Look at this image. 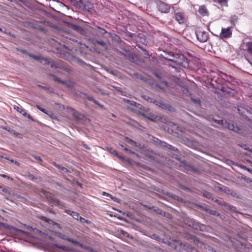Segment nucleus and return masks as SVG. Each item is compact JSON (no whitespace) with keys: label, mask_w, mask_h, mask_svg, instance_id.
Listing matches in <instances>:
<instances>
[{"label":"nucleus","mask_w":252,"mask_h":252,"mask_svg":"<svg viewBox=\"0 0 252 252\" xmlns=\"http://www.w3.org/2000/svg\"><path fill=\"white\" fill-rule=\"evenodd\" d=\"M109 151L111 153L116 155L117 157H119L121 159H124V158L122 156H121L119 154V153L117 152L116 150L113 149V148H110Z\"/></svg>","instance_id":"18"},{"label":"nucleus","mask_w":252,"mask_h":252,"mask_svg":"<svg viewBox=\"0 0 252 252\" xmlns=\"http://www.w3.org/2000/svg\"><path fill=\"white\" fill-rule=\"evenodd\" d=\"M36 107L38 109H39V110H40L41 111L43 112L44 113H45L48 115H50V114L48 113V111L45 109L40 107L39 105H36Z\"/></svg>","instance_id":"25"},{"label":"nucleus","mask_w":252,"mask_h":252,"mask_svg":"<svg viewBox=\"0 0 252 252\" xmlns=\"http://www.w3.org/2000/svg\"><path fill=\"white\" fill-rule=\"evenodd\" d=\"M228 127L229 129L235 131H237L239 130V128L237 126L235 127L233 124H229L228 125Z\"/></svg>","instance_id":"24"},{"label":"nucleus","mask_w":252,"mask_h":252,"mask_svg":"<svg viewBox=\"0 0 252 252\" xmlns=\"http://www.w3.org/2000/svg\"><path fill=\"white\" fill-rule=\"evenodd\" d=\"M195 34L197 39L201 42H205L208 39V33L201 29H198Z\"/></svg>","instance_id":"3"},{"label":"nucleus","mask_w":252,"mask_h":252,"mask_svg":"<svg viewBox=\"0 0 252 252\" xmlns=\"http://www.w3.org/2000/svg\"><path fill=\"white\" fill-rule=\"evenodd\" d=\"M38 219L41 220L43 221L50 225H52L53 226H57L58 227L61 228L60 224L56 222L55 221L47 218L45 216H38Z\"/></svg>","instance_id":"6"},{"label":"nucleus","mask_w":252,"mask_h":252,"mask_svg":"<svg viewBox=\"0 0 252 252\" xmlns=\"http://www.w3.org/2000/svg\"><path fill=\"white\" fill-rule=\"evenodd\" d=\"M28 55L30 57L36 61H40L41 63H43V61H44V63H45L48 61V58H47L42 57L40 56L35 55L31 53H29Z\"/></svg>","instance_id":"9"},{"label":"nucleus","mask_w":252,"mask_h":252,"mask_svg":"<svg viewBox=\"0 0 252 252\" xmlns=\"http://www.w3.org/2000/svg\"><path fill=\"white\" fill-rule=\"evenodd\" d=\"M14 109L16 110L17 111H18L20 113H22V112L24 111V109L20 108L17 106H14Z\"/></svg>","instance_id":"30"},{"label":"nucleus","mask_w":252,"mask_h":252,"mask_svg":"<svg viewBox=\"0 0 252 252\" xmlns=\"http://www.w3.org/2000/svg\"><path fill=\"white\" fill-rule=\"evenodd\" d=\"M121 51H120V52L121 54L123 55H124L125 57H126V56L128 54L129 51L127 50H126L125 48L124 47H120Z\"/></svg>","instance_id":"19"},{"label":"nucleus","mask_w":252,"mask_h":252,"mask_svg":"<svg viewBox=\"0 0 252 252\" xmlns=\"http://www.w3.org/2000/svg\"><path fill=\"white\" fill-rule=\"evenodd\" d=\"M93 42L94 45H96V44L99 45L104 49H107V46L106 43L103 41H99L97 39H93Z\"/></svg>","instance_id":"13"},{"label":"nucleus","mask_w":252,"mask_h":252,"mask_svg":"<svg viewBox=\"0 0 252 252\" xmlns=\"http://www.w3.org/2000/svg\"><path fill=\"white\" fill-rule=\"evenodd\" d=\"M232 35V31L231 27L227 28H222L220 37L221 39L230 38Z\"/></svg>","instance_id":"5"},{"label":"nucleus","mask_w":252,"mask_h":252,"mask_svg":"<svg viewBox=\"0 0 252 252\" xmlns=\"http://www.w3.org/2000/svg\"><path fill=\"white\" fill-rule=\"evenodd\" d=\"M125 101L129 103L131 105H133V106H135L136 103L135 101H130L128 99H125Z\"/></svg>","instance_id":"28"},{"label":"nucleus","mask_w":252,"mask_h":252,"mask_svg":"<svg viewBox=\"0 0 252 252\" xmlns=\"http://www.w3.org/2000/svg\"><path fill=\"white\" fill-rule=\"evenodd\" d=\"M32 157L35 158L37 160H39V161H42V159L39 156H36L35 155H32Z\"/></svg>","instance_id":"34"},{"label":"nucleus","mask_w":252,"mask_h":252,"mask_svg":"<svg viewBox=\"0 0 252 252\" xmlns=\"http://www.w3.org/2000/svg\"><path fill=\"white\" fill-rule=\"evenodd\" d=\"M3 191L4 192H7V190L6 189H3Z\"/></svg>","instance_id":"45"},{"label":"nucleus","mask_w":252,"mask_h":252,"mask_svg":"<svg viewBox=\"0 0 252 252\" xmlns=\"http://www.w3.org/2000/svg\"><path fill=\"white\" fill-rule=\"evenodd\" d=\"M22 114L25 116H27L28 115L26 112H25V111L23 112Z\"/></svg>","instance_id":"40"},{"label":"nucleus","mask_w":252,"mask_h":252,"mask_svg":"<svg viewBox=\"0 0 252 252\" xmlns=\"http://www.w3.org/2000/svg\"><path fill=\"white\" fill-rule=\"evenodd\" d=\"M240 166H241V167L242 168H243V169H247L246 167V166H242V165H241Z\"/></svg>","instance_id":"44"},{"label":"nucleus","mask_w":252,"mask_h":252,"mask_svg":"<svg viewBox=\"0 0 252 252\" xmlns=\"http://www.w3.org/2000/svg\"><path fill=\"white\" fill-rule=\"evenodd\" d=\"M80 248H83L87 251H89L90 252H98L97 251H95L94 249H92L91 248L88 247L87 246H85V245H83V244H82V247H80Z\"/></svg>","instance_id":"23"},{"label":"nucleus","mask_w":252,"mask_h":252,"mask_svg":"<svg viewBox=\"0 0 252 252\" xmlns=\"http://www.w3.org/2000/svg\"><path fill=\"white\" fill-rule=\"evenodd\" d=\"M104 195H106V196H107L108 197H111V194H109L108 193H106V192L104 193Z\"/></svg>","instance_id":"39"},{"label":"nucleus","mask_w":252,"mask_h":252,"mask_svg":"<svg viewBox=\"0 0 252 252\" xmlns=\"http://www.w3.org/2000/svg\"><path fill=\"white\" fill-rule=\"evenodd\" d=\"M53 165L59 169H60L61 168V165H60L59 164H58L55 162L53 163Z\"/></svg>","instance_id":"36"},{"label":"nucleus","mask_w":252,"mask_h":252,"mask_svg":"<svg viewBox=\"0 0 252 252\" xmlns=\"http://www.w3.org/2000/svg\"><path fill=\"white\" fill-rule=\"evenodd\" d=\"M158 8L161 13H167L170 11V5L162 1H160L158 4Z\"/></svg>","instance_id":"4"},{"label":"nucleus","mask_w":252,"mask_h":252,"mask_svg":"<svg viewBox=\"0 0 252 252\" xmlns=\"http://www.w3.org/2000/svg\"><path fill=\"white\" fill-rule=\"evenodd\" d=\"M176 242H177L178 244H179V243H179V242H178V241H176Z\"/></svg>","instance_id":"48"},{"label":"nucleus","mask_w":252,"mask_h":252,"mask_svg":"<svg viewBox=\"0 0 252 252\" xmlns=\"http://www.w3.org/2000/svg\"><path fill=\"white\" fill-rule=\"evenodd\" d=\"M86 98L88 100L93 101L95 104L99 105L100 107H101V108L103 107V105L100 104L97 100L94 99L93 97H90L89 96H87Z\"/></svg>","instance_id":"16"},{"label":"nucleus","mask_w":252,"mask_h":252,"mask_svg":"<svg viewBox=\"0 0 252 252\" xmlns=\"http://www.w3.org/2000/svg\"><path fill=\"white\" fill-rule=\"evenodd\" d=\"M64 212L71 216L74 219L77 220H79V217H80L79 213L70 210H64Z\"/></svg>","instance_id":"11"},{"label":"nucleus","mask_w":252,"mask_h":252,"mask_svg":"<svg viewBox=\"0 0 252 252\" xmlns=\"http://www.w3.org/2000/svg\"><path fill=\"white\" fill-rule=\"evenodd\" d=\"M78 220H79L80 222L83 223L90 224V223H91V221L90 220H86L85 219L82 218L81 216L79 217Z\"/></svg>","instance_id":"22"},{"label":"nucleus","mask_w":252,"mask_h":252,"mask_svg":"<svg viewBox=\"0 0 252 252\" xmlns=\"http://www.w3.org/2000/svg\"><path fill=\"white\" fill-rule=\"evenodd\" d=\"M216 1L222 6H227L228 0H216Z\"/></svg>","instance_id":"21"},{"label":"nucleus","mask_w":252,"mask_h":252,"mask_svg":"<svg viewBox=\"0 0 252 252\" xmlns=\"http://www.w3.org/2000/svg\"><path fill=\"white\" fill-rule=\"evenodd\" d=\"M0 31H2V29L1 28H0Z\"/></svg>","instance_id":"49"},{"label":"nucleus","mask_w":252,"mask_h":252,"mask_svg":"<svg viewBox=\"0 0 252 252\" xmlns=\"http://www.w3.org/2000/svg\"><path fill=\"white\" fill-rule=\"evenodd\" d=\"M142 97L144 99H145L147 101H149L150 102H151V103H153V100H154V99H153V98L150 97L149 96L146 95H144L142 96Z\"/></svg>","instance_id":"26"},{"label":"nucleus","mask_w":252,"mask_h":252,"mask_svg":"<svg viewBox=\"0 0 252 252\" xmlns=\"http://www.w3.org/2000/svg\"><path fill=\"white\" fill-rule=\"evenodd\" d=\"M116 90H117V91L118 92H119L121 93V94L122 95H124V96H126V92H123V91H122V90H121V88H119V87H117V88H116Z\"/></svg>","instance_id":"32"},{"label":"nucleus","mask_w":252,"mask_h":252,"mask_svg":"<svg viewBox=\"0 0 252 252\" xmlns=\"http://www.w3.org/2000/svg\"><path fill=\"white\" fill-rule=\"evenodd\" d=\"M65 239L66 240L68 241V242L72 243V244H74L75 245H77V246H79L80 247H82V243H80L78 241L75 240L72 238H65Z\"/></svg>","instance_id":"15"},{"label":"nucleus","mask_w":252,"mask_h":252,"mask_svg":"<svg viewBox=\"0 0 252 252\" xmlns=\"http://www.w3.org/2000/svg\"><path fill=\"white\" fill-rule=\"evenodd\" d=\"M44 63L50 64L51 67L52 68H59L64 70L65 71H68V69L65 66V63L61 60L56 61H52L50 62L49 61V59L48 58V61Z\"/></svg>","instance_id":"2"},{"label":"nucleus","mask_w":252,"mask_h":252,"mask_svg":"<svg viewBox=\"0 0 252 252\" xmlns=\"http://www.w3.org/2000/svg\"><path fill=\"white\" fill-rule=\"evenodd\" d=\"M60 169L63 171H64L65 172H67L68 171V169L64 167L61 166V168Z\"/></svg>","instance_id":"37"},{"label":"nucleus","mask_w":252,"mask_h":252,"mask_svg":"<svg viewBox=\"0 0 252 252\" xmlns=\"http://www.w3.org/2000/svg\"><path fill=\"white\" fill-rule=\"evenodd\" d=\"M52 75L53 77L54 80H55V81H57L59 83H61L62 84L67 85L68 87L72 86V82H71L68 81H62L61 80L60 78L58 77L57 76L54 75Z\"/></svg>","instance_id":"10"},{"label":"nucleus","mask_w":252,"mask_h":252,"mask_svg":"<svg viewBox=\"0 0 252 252\" xmlns=\"http://www.w3.org/2000/svg\"><path fill=\"white\" fill-rule=\"evenodd\" d=\"M120 146L122 147V148H123L124 147V146L122 144H120Z\"/></svg>","instance_id":"47"},{"label":"nucleus","mask_w":252,"mask_h":252,"mask_svg":"<svg viewBox=\"0 0 252 252\" xmlns=\"http://www.w3.org/2000/svg\"><path fill=\"white\" fill-rule=\"evenodd\" d=\"M246 46L248 52L252 55V42H248L246 44Z\"/></svg>","instance_id":"17"},{"label":"nucleus","mask_w":252,"mask_h":252,"mask_svg":"<svg viewBox=\"0 0 252 252\" xmlns=\"http://www.w3.org/2000/svg\"><path fill=\"white\" fill-rule=\"evenodd\" d=\"M169 55L170 58L165 57V59L171 62L169 65L172 67L177 68L178 66L186 67L188 64L187 60L183 55L171 52Z\"/></svg>","instance_id":"1"},{"label":"nucleus","mask_w":252,"mask_h":252,"mask_svg":"<svg viewBox=\"0 0 252 252\" xmlns=\"http://www.w3.org/2000/svg\"><path fill=\"white\" fill-rule=\"evenodd\" d=\"M124 150L125 151H127V152H128L129 153L131 154H135V152H133L132 151H131V150H129L128 149H127V148L125 147L124 148Z\"/></svg>","instance_id":"33"},{"label":"nucleus","mask_w":252,"mask_h":252,"mask_svg":"<svg viewBox=\"0 0 252 252\" xmlns=\"http://www.w3.org/2000/svg\"><path fill=\"white\" fill-rule=\"evenodd\" d=\"M198 12L202 16H208L209 14V12L205 5L199 6Z\"/></svg>","instance_id":"8"},{"label":"nucleus","mask_w":252,"mask_h":252,"mask_svg":"<svg viewBox=\"0 0 252 252\" xmlns=\"http://www.w3.org/2000/svg\"><path fill=\"white\" fill-rule=\"evenodd\" d=\"M162 82H163V83L164 84H165L166 86H167V85H168V83H167V81H163Z\"/></svg>","instance_id":"43"},{"label":"nucleus","mask_w":252,"mask_h":252,"mask_svg":"<svg viewBox=\"0 0 252 252\" xmlns=\"http://www.w3.org/2000/svg\"><path fill=\"white\" fill-rule=\"evenodd\" d=\"M213 121L219 125H223V121L222 120H218L216 119H213Z\"/></svg>","instance_id":"31"},{"label":"nucleus","mask_w":252,"mask_h":252,"mask_svg":"<svg viewBox=\"0 0 252 252\" xmlns=\"http://www.w3.org/2000/svg\"><path fill=\"white\" fill-rule=\"evenodd\" d=\"M8 159L11 162L14 163L15 164H17V165L19 164V162L17 161H15L13 159Z\"/></svg>","instance_id":"35"},{"label":"nucleus","mask_w":252,"mask_h":252,"mask_svg":"<svg viewBox=\"0 0 252 252\" xmlns=\"http://www.w3.org/2000/svg\"><path fill=\"white\" fill-rule=\"evenodd\" d=\"M153 103H154L156 105L158 106V107H161L163 109V108L166 109L168 107V105H166L162 103L161 102H159L158 101L155 100V99H154V100H153Z\"/></svg>","instance_id":"14"},{"label":"nucleus","mask_w":252,"mask_h":252,"mask_svg":"<svg viewBox=\"0 0 252 252\" xmlns=\"http://www.w3.org/2000/svg\"><path fill=\"white\" fill-rule=\"evenodd\" d=\"M28 118L30 119H31L32 121H33V119L32 118L31 116L30 115H28L27 116Z\"/></svg>","instance_id":"41"},{"label":"nucleus","mask_w":252,"mask_h":252,"mask_svg":"<svg viewBox=\"0 0 252 252\" xmlns=\"http://www.w3.org/2000/svg\"><path fill=\"white\" fill-rule=\"evenodd\" d=\"M126 141L129 144H131V145H134V144H136V142H135L134 141H133V140L128 138V137H126Z\"/></svg>","instance_id":"27"},{"label":"nucleus","mask_w":252,"mask_h":252,"mask_svg":"<svg viewBox=\"0 0 252 252\" xmlns=\"http://www.w3.org/2000/svg\"><path fill=\"white\" fill-rule=\"evenodd\" d=\"M126 57L131 62H135L138 60L137 56L135 54L130 52Z\"/></svg>","instance_id":"12"},{"label":"nucleus","mask_w":252,"mask_h":252,"mask_svg":"<svg viewBox=\"0 0 252 252\" xmlns=\"http://www.w3.org/2000/svg\"><path fill=\"white\" fill-rule=\"evenodd\" d=\"M191 100L195 104H199L200 103V100L199 98H191Z\"/></svg>","instance_id":"29"},{"label":"nucleus","mask_w":252,"mask_h":252,"mask_svg":"<svg viewBox=\"0 0 252 252\" xmlns=\"http://www.w3.org/2000/svg\"><path fill=\"white\" fill-rule=\"evenodd\" d=\"M31 178H32V179H36V178L35 177V176H34V175H31Z\"/></svg>","instance_id":"42"},{"label":"nucleus","mask_w":252,"mask_h":252,"mask_svg":"<svg viewBox=\"0 0 252 252\" xmlns=\"http://www.w3.org/2000/svg\"><path fill=\"white\" fill-rule=\"evenodd\" d=\"M175 20L180 24H184L186 22V18L184 14L182 12H177L175 15Z\"/></svg>","instance_id":"7"},{"label":"nucleus","mask_w":252,"mask_h":252,"mask_svg":"<svg viewBox=\"0 0 252 252\" xmlns=\"http://www.w3.org/2000/svg\"><path fill=\"white\" fill-rule=\"evenodd\" d=\"M96 28L99 30L98 33L100 35H104L107 33V32L105 29L101 28L99 26H96Z\"/></svg>","instance_id":"20"},{"label":"nucleus","mask_w":252,"mask_h":252,"mask_svg":"<svg viewBox=\"0 0 252 252\" xmlns=\"http://www.w3.org/2000/svg\"><path fill=\"white\" fill-rule=\"evenodd\" d=\"M205 194H206L205 196L206 197H208V198H210L211 196V195H212L210 193H209V192H206L205 193Z\"/></svg>","instance_id":"38"},{"label":"nucleus","mask_w":252,"mask_h":252,"mask_svg":"<svg viewBox=\"0 0 252 252\" xmlns=\"http://www.w3.org/2000/svg\"><path fill=\"white\" fill-rule=\"evenodd\" d=\"M1 175V176H2V177H4V178H5V177H6V175H4V174H1V175Z\"/></svg>","instance_id":"46"}]
</instances>
